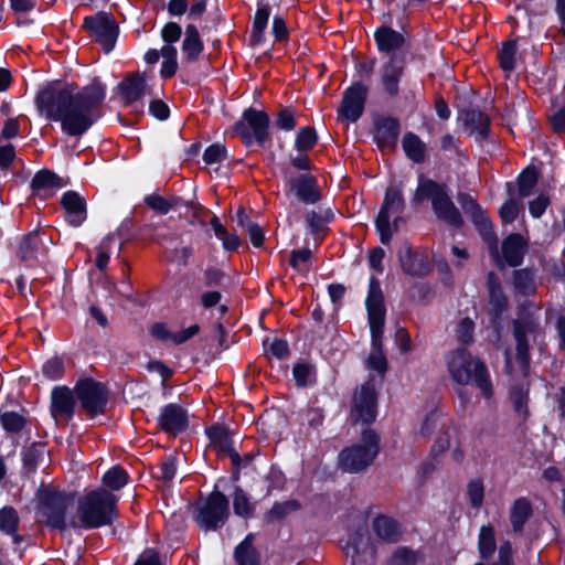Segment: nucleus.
I'll list each match as a JSON object with an SVG mask.
<instances>
[{
  "label": "nucleus",
  "mask_w": 565,
  "mask_h": 565,
  "mask_svg": "<svg viewBox=\"0 0 565 565\" xmlns=\"http://www.w3.org/2000/svg\"><path fill=\"white\" fill-rule=\"evenodd\" d=\"M106 98V86L95 77L78 88L75 83L49 82L38 90L34 104L40 115L61 124L68 137H82L102 117V105Z\"/></svg>",
  "instance_id": "obj_1"
},
{
  "label": "nucleus",
  "mask_w": 565,
  "mask_h": 565,
  "mask_svg": "<svg viewBox=\"0 0 565 565\" xmlns=\"http://www.w3.org/2000/svg\"><path fill=\"white\" fill-rule=\"evenodd\" d=\"M427 200L430 201L431 209L439 221L454 228H461L465 225L459 209L455 205L448 193V185L444 182L426 178L420 173L412 203L417 205Z\"/></svg>",
  "instance_id": "obj_2"
},
{
  "label": "nucleus",
  "mask_w": 565,
  "mask_h": 565,
  "mask_svg": "<svg viewBox=\"0 0 565 565\" xmlns=\"http://www.w3.org/2000/svg\"><path fill=\"white\" fill-rule=\"evenodd\" d=\"M117 497L105 488L94 489L79 497L77 515L84 530L111 525L118 518Z\"/></svg>",
  "instance_id": "obj_3"
},
{
  "label": "nucleus",
  "mask_w": 565,
  "mask_h": 565,
  "mask_svg": "<svg viewBox=\"0 0 565 565\" xmlns=\"http://www.w3.org/2000/svg\"><path fill=\"white\" fill-rule=\"evenodd\" d=\"M448 371L456 383L467 385L473 382L484 398L493 396L487 364L480 359L475 360L467 349L459 348L452 353L448 361Z\"/></svg>",
  "instance_id": "obj_4"
},
{
  "label": "nucleus",
  "mask_w": 565,
  "mask_h": 565,
  "mask_svg": "<svg viewBox=\"0 0 565 565\" xmlns=\"http://www.w3.org/2000/svg\"><path fill=\"white\" fill-rule=\"evenodd\" d=\"M38 514L50 530L64 533L67 527V511L73 504L74 493L49 486H41L36 493Z\"/></svg>",
  "instance_id": "obj_5"
},
{
  "label": "nucleus",
  "mask_w": 565,
  "mask_h": 565,
  "mask_svg": "<svg viewBox=\"0 0 565 565\" xmlns=\"http://www.w3.org/2000/svg\"><path fill=\"white\" fill-rule=\"evenodd\" d=\"M380 435L373 428L361 433V444H353L339 452V466L349 473H359L370 467L380 454Z\"/></svg>",
  "instance_id": "obj_6"
},
{
  "label": "nucleus",
  "mask_w": 565,
  "mask_h": 565,
  "mask_svg": "<svg viewBox=\"0 0 565 565\" xmlns=\"http://www.w3.org/2000/svg\"><path fill=\"white\" fill-rule=\"evenodd\" d=\"M193 521L200 530L214 532L223 527L231 516L228 498L214 486L203 500L193 505Z\"/></svg>",
  "instance_id": "obj_7"
},
{
  "label": "nucleus",
  "mask_w": 565,
  "mask_h": 565,
  "mask_svg": "<svg viewBox=\"0 0 565 565\" xmlns=\"http://www.w3.org/2000/svg\"><path fill=\"white\" fill-rule=\"evenodd\" d=\"M481 238L487 243L489 254L499 269L502 270L505 267L516 268L523 264L529 249V243L522 234H508L502 239L500 249L494 227L491 230V233H487Z\"/></svg>",
  "instance_id": "obj_8"
},
{
  "label": "nucleus",
  "mask_w": 565,
  "mask_h": 565,
  "mask_svg": "<svg viewBox=\"0 0 565 565\" xmlns=\"http://www.w3.org/2000/svg\"><path fill=\"white\" fill-rule=\"evenodd\" d=\"M77 404L88 419H95L107 413L109 388L106 383L92 376H81L74 385Z\"/></svg>",
  "instance_id": "obj_9"
},
{
  "label": "nucleus",
  "mask_w": 565,
  "mask_h": 565,
  "mask_svg": "<svg viewBox=\"0 0 565 565\" xmlns=\"http://www.w3.org/2000/svg\"><path fill=\"white\" fill-rule=\"evenodd\" d=\"M270 117L266 110L248 107L242 113L241 119L235 121L232 130L239 137L245 147H250L256 142L259 147H265L269 141Z\"/></svg>",
  "instance_id": "obj_10"
},
{
  "label": "nucleus",
  "mask_w": 565,
  "mask_h": 565,
  "mask_svg": "<svg viewBox=\"0 0 565 565\" xmlns=\"http://www.w3.org/2000/svg\"><path fill=\"white\" fill-rule=\"evenodd\" d=\"M486 286L488 291L486 313L489 319V328L499 339L504 329V316L509 309V298L502 288L499 276L494 271L487 274Z\"/></svg>",
  "instance_id": "obj_11"
},
{
  "label": "nucleus",
  "mask_w": 565,
  "mask_h": 565,
  "mask_svg": "<svg viewBox=\"0 0 565 565\" xmlns=\"http://www.w3.org/2000/svg\"><path fill=\"white\" fill-rule=\"evenodd\" d=\"M406 202L401 184H391L386 188L383 202L375 217V228L379 233L380 242L388 245L393 238L391 228V213L402 214L405 211Z\"/></svg>",
  "instance_id": "obj_12"
},
{
  "label": "nucleus",
  "mask_w": 565,
  "mask_h": 565,
  "mask_svg": "<svg viewBox=\"0 0 565 565\" xmlns=\"http://www.w3.org/2000/svg\"><path fill=\"white\" fill-rule=\"evenodd\" d=\"M82 26L106 54L114 50L119 35V25L110 12L98 11L93 15H86Z\"/></svg>",
  "instance_id": "obj_13"
},
{
  "label": "nucleus",
  "mask_w": 565,
  "mask_h": 565,
  "mask_svg": "<svg viewBox=\"0 0 565 565\" xmlns=\"http://www.w3.org/2000/svg\"><path fill=\"white\" fill-rule=\"evenodd\" d=\"M379 414V392L375 382L369 379L361 384L359 392L353 396L350 418L353 424L371 425Z\"/></svg>",
  "instance_id": "obj_14"
},
{
  "label": "nucleus",
  "mask_w": 565,
  "mask_h": 565,
  "mask_svg": "<svg viewBox=\"0 0 565 565\" xmlns=\"http://www.w3.org/2000/svg\"><path fill=\"white\" fill-rule=\"evenodd\" d=\"M369 96V86L363 81H354L342 93L337 109L338 120L356 122L363 115Z\"/></svg>",
  "instance_id": "obj_15"
},
{
  "label": "nucleus",
  "mask_w": 565,
  "mask_h": 565,
  "mask_svg": "<svg viewBox=\"0 0 565 565\" xmlns=\"http://www.w3.org/2000/svg\"><path fill=\"white\" fill-rule=\"evenodd\" d=\"M285 194L288 199L295 198L303 204H316L322 200V192L316 175L299 173L286 177Z\"/></svg>",
  "instance_id": "obj_16"
},
{
  "label": "nucleus",
  "mask_w": 565,
  "mask_h": 565,
  "mask_svg": "<svg viewBox=\"0 0 565 565\" xmlns=\"http://www.w3.org/2000/svg\"><path fill=\"white\" fill-rule=\"evenodd\" d=\"M397 259L402 271L411 277L422 278L433 270L428 253L414 248L408 242H404L398 248Z\"/></svg>",
  "instance_id": "obj_17"
},
{
  "label": "nucleus",
  "mask_w": 565,
  "mask_h": 565,
  "mask_svg": "<svg viewBox=\"0 0 565 565\" xmlns=\"http://www.w3.org/2000/svg\"><path fill=\"white\" fill-rule=\"evenodd\" d=\"M76 394L74 387L67 385L54 386L50 396V414L55 422L60 419L65 423L73 420L76 412Z\"/></svg>",
  "instance_id": "obj_18"
},
{
  "label": "nucleus",
  "mask_w": 565,
  "mask_h": 565,
  "mask_svg": "<svg viewBox=\"0 0 565 565\" xmlns=\"http://www.w3.org/2000/svg\"><path fill=\"white\" fill-rule=\"evenodd\" d=\"M188 411L180 404L168 403L161 407L157 427L169 436H178L189 428Z\"/></svg>",
  "instance_id": "obj_19"
},
{
  "label": "nucleus",
  "mask_w": 565,
  "mask_h": 565,
  "mask_svg": "<svg viewBox=\"0 0 565 565\" xmlns=\"http://www.w3.org/2000/svg\"><path fill=\"white\" fill-rule=\"evenodd\" d=\"M405 55H393L381 66L380 83L383 92L390 98H395L399 94V84L406 68Z\"/></svg>",
  "instance_id": "obj_20"
},
{
  "label": "nucleus",
  "mask_w": 565,
  "mask_h": 565,
  "mask_svg": "<svg viewBox=\"0 0 565 565\" xmlns=\"http://www.w3.org/2000/svg\"><path fill=\"white\" fill-rule=\"evenodd\" d=\"M401 135V122L394 116H380L374 119L373 141L381 149H395Z\"/></svg>",
  "instance_id": "obj_21"
},
{
  "label": "nucleus",
  "mask_w": 565,
  "mask_h": 565,
  "mask_svg": "<svg viewBox=\"0 0 565 565\" xmlns=\"http://www.w3.org/2000/svg\"><path fill=\"white\" fill-rule=\"evenodd\" d=\"M456 199L481 237L486 236L489 232L491 233V230L494 227L493 223L477 199L471 194L461 191L457 193Z\"/></svg>",
  "instance_id": "obj_22"
},
{
  "label": "nucleus",
  "mask_w": 565,
  "mask_h": 565,
  "mask_svg": "<svg viewBox=\"0 0 565 565\" xmlns=\"http://www.w3.org/2000/svg\"><path fill=\"white\" fill-rule=\"evenodd\" d=\"M373 36L376 49L381 54H387L388 57L393 55L406 56L405 53H399L407 42L406 36L391 25L382 24L377 26Z\"/></svg>",
  "instance_id": "obj_23"
},
{
  "label": "nucleus",
  "mask_w": 565,
  "mask_h": 565,
  "mask_svg": "<svg viewBox=\"0 0 565 565\" xmlns=\"http://www.w3.org/2000/svg\"><path fill=\"white\" fill-rule=\"evenodd\" d=\"M61 206L68 225L79 227L87 218V203L84 196L74 190L65 191L61 196Z\"/></svg>",
  "instance_id": "obj_24"
},
{
  "label": "nucleus",
  "mask_w": 565,
  "mask_h": 565,
  "mask_svg": "<svg viewBox=\"0 0 565 565\" xmlns=\"http://www.w3.org/2000/svg\"><path fill=\"white\" fill-rule=\"evenodd\" d=\"M43 234L44 232L33 230L20 239L17 256L26 266H34L39 260V255L47 253V248L42 239Z\"/></svg>",
  "instance_id": "obj_25"
},
{
  "label": "nucleus",
  "mask_w": 565,
  "mask_h": 565,
  "mask_svg": "<svg viewBox=\"0 0 565 565\" xmlns=\"http://www.w3.org/2000/svg\"><path fill=\"white\" fill-rule=\"evenodd\" d=\"M146 86L143 73L136 72L125 76L117 86L122 105L130 107L139 102L145 95Z\"/></svg>",
  "instance_id": "obj_26"
},
{
  "label": "nucleus",
  "mask_w": 565,
  "mask_h": 565,
  "mask_svg": "<svg viewBox=\"0 0 565 565\" xmlns=\"http://www.w3.org/2000/svg\"><path fill=\"white\" fill-rule=\"evenodd\" d=\"M65 186L63 179L52 170L41 169L33 175L30 188L34 195L47 199L54 194V190Z\"/></svg>",
  "instance_id": "obj_27"
},
{
  "label": "nucleus",
  "mask_w": 565,
  "mask_h": 565,
  "mask_svg": "<svg viewBox=\"0 0 565 565\" xmlns=\"http://www.w3.org/2000/svg\"><path fill=\"white\" fill-rule=\"evenodd\" d=\"M463 125L470 129V134H476V140L487 141L490 138L491 120L490 117L478 108H465L461 111Z\"/></svg>",
  "instance_id": "obj_28"
},
{
  "label": "nucleus",
  "mask_w": 565,
  "mask_h": 565,
  "mask_svg": "<svg viewBox=\"0 0 565 565\" xmlns=\"http://www.w3.org/2000/svg\"><path fill=\"white\" fill-rule=\"evenodd\" d=\"M372 527L380 540L390 544L397 543L402 536L399 523L386 514H377L373 519Z\"/></svg>",
  "instance_id": "obj_29"
},
{
  "label": "nucleus",
  "mask_w": 565,
  "mask_h": 565,
  "mask_svg": "<svg viewBox=\"0 0 565 565\" xmlns=\"http://www.w3.org/2000/svg\"><path fill=\"white\" fill-rule=\"evenodd\" d=\"M511 286L515 294L531 297L536 294L535 269L532 267L513 268L511 273Z\"/></svg>",
  "instance_id": "obj_30"
},
{
  "label": "nucleus",
  "mask_w": 565,
  "mask_h": 565,
  "mask_svg": "<svg viewBox=\"0 0 565 565\" xmlns=\"http://www.w3.org/2000/svg\"><path fill=\"white\" fill-rule=\"evenodd\" d=\"M205 434L210 440L211 447L216 451L217 457H225V454L234 448V440L230 429L225 425L213 424L206 427Z\"/></svg>",
  "instance_id": "obj_31"
},
{
  "label": "nucleus",
  "mask_w": 565,
  "mask_h": 565,
  "mask_svg": "<svg viewBox=\"0 0 565 565\" xmlns=\"http://www.w3.org/2000/svg\"><path fill=\"white\" fill-rule=\"evenodd\" d=\"M181 50L183 60L186 63H194L199 60L204 51V43L201 39L200 32L194 24L185 26V34L182 41Z\"/></svg>",
  "instance_id": "obj_32"
},
{
  "label": "nucleus",
  "mask_w": 565,
  "mask_h": 565,
  "mask_svg": "<svg viewBox=\"0 0 565 565\" xmlns=\"http://www.w3.org/2000/svg\"><path fill=\"white\" fill-rule=\"evenodd\" d=\"M271 8L268 3L258 4L249 34V45L252 47L259 46L266 40L265 31L267 29Z\"/></svg>",
  "instance_id": "obj_33"
},
{
  "label": "nucleus",
  "mask_w": 565,
  "mask_h": 565,
  "mask_svg": "<svg viewBox=\"0 0 565 565\" xmlns=\"http://www.w3.org/2000/svg\"><path fill=\"white\" fill-rule=\"evenodd\" d=\"M254 535L248 533L234 548L236 565H260V554L253 545Z\"/></svg>",
  "instance_id": "obj_34"
},
{
  "label": "nucleus",
  "mask_w": 565,
  "mask_h": 565,
  "mask_svg": "<svg viewBox=\"0 0 565 565\" xmlns=\"http://www.w3.org/2000/svg\"><path fill=\"white\" fill-rule=\"evenodd\" d=\"M402 148L405 156L414 163L420 164L426 159V145L413 131H407L402 138Z\"/></svg>",
  "instance_id": "obj_35"
},
{
  "label": "nucleus",
  "mask_w": 565,
  "mask_h": 565,
  "mask_svg": "<svg viewBox=\"0 0 565 565\" xmlns=\"http://www.w3.org/2000/svg\"><path fill=\"white\" fill-rule=\"evenodd\" d=\"M302 508L297 499H289L282 502L275 501L271 508L265 512L264 520L267 524L285 520L290 513L298 512Z\"/></svg>",
  "instance_id": "obj_36"
},
{
  "label": "nucleus",
  "mask_w": 565,
  "mask_h": 565,
  "mask_svg": "<svg viewBox=\"0 0 565 565\" xmlns=\"http://www.w3.org/2000/svg\"><path fill=\"white\" fill-rule=\"evenodd\" d=\"M533 509L529 499L521 497L513 502L510 521L514 532H521L531 518Z\"/></svg>",
  "instance_id": "obj_37"
},
{
  "label": "nucleus",
  "mask_w": 565,
  "mask_h": 565,
  "mask_svg": "<svg viewBox=\"0 0 565 565\" xmlns=\"http://www.w3.org/2000/svg\"><path fill=\"white\" fill-rule=\"evenodd\" d=\"M28 422L24 415L7 409L6 405L0 406V424L7 434H20L26 427Z\"/></svg>",
  "instance_id": "obj_38"
},
{
  "label": "nucleus",
  "mask_w": 565,
  "mask_h": 565,
  "mask_svg": "<svg viewBox=\"0 0 565 565\" xmlns=\"http://www.w3.org/2000/svg\"><path fill=\"white\" fill-rule=\"evenodd\" d=\"M541 172L534 164H529L521 170L516 178L520 198L530 196L540 180Z\"/></svg>",
  "instance_id": "obj_39"
},
{
  "label": "nucleus",
  "mask_w": 565,
  "mask_h": 565,
  "mask_svg": "<svg viewBox=\"0 0 565 565\" xmlns=\"http://www.w3.org/2000/svg\"><path fill=\"white\" fill-rule=\"evenodd\" d=\"M45 443L34 441L22 451V468L28 473H34L44 458Z\"/></svg>",
  "instance_id": "obj_40"
},
{
  "label": "nucleus",
  "mask_w": 565,
  "mask_h": 565,
  "mask_svg": "<svg viewBox=\"0 0 565 565\" xmlns=\"http://www.w3.org/2000/svg\"><path fill=\"white\" fill-rule=\"evenodd\" d=\"M129 479L128 471L121 465H115L103 475L102 482L111 492L121 490Z\"/></svg>",
  "instance_id": "obj_41"
},
{
  "label": "nucleus",
  "mask_w": 565,
  "mask_h": 565,
  "mask_svg": "<svg viewBox=\"0 0 565 565\" xmlns=\"http://www.w3.org/2000/svg\"><path fill=\"white\" fill-rule=\"evenodd\" d=\"M292 376L298 387H308L317 383V371L315 365L306 361L295 363Z\"/></svg>",
  "instance_id": "obj_42"
},
{
  "label": "nucleus",
  "mask_w": 565,
  "mask_h": 565,
  "mask_svg": "<svg viewBox=\"0 0 565 565\" xmlns=\"http://www.w3.org/2000/svg\"><path fill=\"white\" fill-rule=\"evenodd\" d=\"M145 204L153 210L159 215L168 214L172 209L179 206L182 202L180 196H172L171 199H166L159 194L152 193L148 194L143 199Z\"/></svg>",
  "instance_id": "obj_43"
},
{
  "label": "nucleus",
  "mask_w": 565,
  "mask_h": 565,
  "mask_svg": "<svg viewBox=\"0 0 565 565\" xmlns=\"http://www.w3.org/2000/svg\"><path fill=\"white\" fill-rule=\"evenodd\" d=\"M497 548L494 529L492 525H482L479 531L478 551L482 559H489Z\"/></svg>",
  "instance_id": "obj_44"
},
{
  "label": "nucleus",
  "mask_w": 565,
  "mask_h": 565,
  "mask_svg": "<svg viewBox=\"0 0 565 565\" xmlns=\"http://www.w3.org/2000/svg\"><path fill=\"white\" fill-rule=\"evenodd\" d=\"M233 511L235 515L249 519L254 512V505L250 502L249 495L239 486L234 487L233 491Z\"/></svg>",
  "instance_id": "obj_45"
},
{
  "label": "nucleus",
  "mask_w": 565,
  "mask_h": 565,
  "mask_svg": "<svg viewBox=\"0 0 565 565\" xmlns=\"http://www.w3.org/2000/svg\"><path fill=\"white\" fill-rule=\"evenodd\" d=\"M319 137L317 130L312 126L301 127L295 138V148L299 152H308L318 143Z\"/></svg>",
  "instance_id": "obj_46"
},
{
  "label": "nucleus",
  "mask_w": 565,
  "mask_h": 565,
  "mask_svg": "<svg viewBox=\"0 0 565 565\" xmlns=\"http://www.w3.org/2000/svg\"><path fill=\"white\" fill-rule=\"evenodd\" d=\"M334 213L331 209H327L321 213L310 211L306 215V222L310 228L311 234H318L326 228V224L333 222Z\"/></svg>",
  "instance_id": "obj_47"
},
{
  "label": "nucleus",
  "mask_w": 565,
  "mask_h": 565,
  "mask_svg": "<svg viewBox=\"0 0 565 565\" xmlns=\"http://www.w3.org/2000/svg\"><path fill=\"white\" fill-rule=\"evenodd\" d=\"M516 50V40H508L502 43V46L498 52V60L500 67L504 72H511L515 68Z\"/></svg>",
  "instance_id": "obj_48"
},
{
  "label": "nucleus",
  "mask_w": 565,
  "mask_h": 565,
  "mask_svg": "<svg viewBox=\"0 0 565 565\" xmlns=\"http://www.w3.org/2000/svg\"><path fill=\"white\" fill-rule=\"evenodd\" d=\"M365 309L369 322L385 321L386 308L384 296H366Z\"/></svg>",
  "instance_id": "obj_49"
},
{
  "label": "nucleus",
  "mask_w": 565,
  "mask_h": 565,
  "mask_svg": "<svg viewBox=\"0 0 565 565\" xmlns=\"http://www.w3.org/2000/svg\"><path fill=\"white\" fill-rule=\"evenodd\" d=\"M20 516L18 511L11 505H4L0 509V532L2 534H13L18 531Z\"/></svg>",
  "instance_id": "obj_50"
},
{
  "label": "nucleus",
  "mask_w": 565,
  "mask_h": 565,
  "mask_svg": "<svg viewBox=\"0 0 565 565\" xmlns=\"http://www.w3.org/2000/svg\"><path fill=\"white\" fill-rule=\"evenodd\" d=\"M512 324L515 343L529 341L527 332H534L537 328L536 321L530 313L525 317L514 319Z\"/></svg>",
  "instance_id": "obj_51"
},
{
  "label": "nucleus",
  "mask_w": 565,
  "mask_h": 565,
  "mask_svg": "<svg viewBox=\"0 0 565 565\" xmlns=\"http://www.w3.org/2000/svg\"><path fill=\"white\" fill-rule=\"evenodd\" d=\"M66 366L62 356L54 355L42 365V375L50 381H58L64 377Z\"/></svg>",
  "instance_id": "obj_52"
},
{
  "label": "nucleus",
  "mask_w": 565,
  "mask_h": 565,
  "mask_svg": "<svg viewBox=\"0 0 565 565\" xmlns=\"http://www.w3.org/2000/svg\"><path fill=\"white\" fill-rule=\"evenodd\" d=\"M367 542L364 534L358 530L350 534L349 541L343 548L347 556H351V565H355V556L363 553L366 548Z\"/></svg>",
  "instance_id": "obj_53"
},
{
  "label": "nucleus",
  "mask_w": 565,
  "mask_h": 565,
  "mask_svg": "<svg viewBox=\"0 0 565 565\" xmlns=\"http://www.w3.org/2000/svg\"><path fill=\"white\" fill-rule=\"evenodd\" d=\"M264 351L270 353L278 360H285L290 354L288 341L281 338H274L271 341L266 337L263 341Z\"/></svg>",
  "instance_id": "obj_54"
},
{
  "label": "nucleus",
  "mask_w": 565,
  "mask_h": 565,
  "mask_svg": "<svg viewBox=\"0 0 565 565\" xmlns=\"http://www.w3.org/2000/svg\"><path fill=\"white\" fill-rule=\"evenodd\" d=\"M274 125L279 130L292 131L297 126L296 110L289 106H281Z\"/></svg>",
  "instance_id": "obj_55"
},
{
  "label": "nucleus",
  "mask_w": 565,
  "mask_h": 565,
  "mask_svg": "<svg viewBox=\"0 0 565 565\" xmlns=\"http://www.w3.org/2000/svg\"><path fill=\"white\" fill-rule=\"evenodd\" d=\"M159 471L153 473L152 477L163 482H170L174 479L178 469V458L169 455L160 462Z\"/></svg>",
  "instance_id": "obj_56"
},
{
  "label": "nucleus",
  "mask_w": 565,
  "mask_h": 565,
  "mask_svg": "<svg viewBox=\"0 0 565 565\" xmlns=\"http://www.w3.org/2000/svg\"><path fill=\"white\" fill-rule=\"evenodd\" d=\"M510 399L513 404L514 411L524 419H526L529 416L527 392L524 391L523 386H513L510 392Z\"/></svg>",
  "instance_id": "obj_57"
},
{
  "label": "nucleus",
  "mask_w": 565,
  "mask_h": 565,
  "mask_svg": "<svg viewBox=\"0 0 565 565\" xmlns=\"http://www.w3.org/2000/svg\"><path fill=\"white\" fill-rule=\"evenodd\" d=\"M384 326L385 321L369 322L371 333V353L384 354Z\"/></svg>",
  "instance_id": "obj_58"
},
{
  "label": "nucleus",
  "mask_w": 565,
  "mask_h": 565,
  "mask_svg": "<svg viewBox=\"0 0 565 565\" xmlns=\"http://www.w3.org/2000/svg\"><path fill=\"white\" fill-rule=\"evenodd\" d=\"M227 157V149L224 145L220 142H214L206 147L203 152V161L207 166H212L215 163H221Z\"/></svg>",
  "instance_id": "obj_59"
},
{
  "label": "nucleus",
  "mask_w": 565,
  "mask_h": 565,
  "mask_svg": "<svg viewBox=\"0 0 565 565\" xmlns=\"http://www.w3.org/2000/svg\"><path fill=\"white\" fill-rule=\"evenodd\" d=\"M467 492L472 508H480L484 499V486L481 479H472L468 482Z\"/></svg>",
  "instance_id": "obj_60"
},
{
  "label": "nucleus",
  "mask_w": 565,
  "mask_h": 565,
  "mask_svg": "<svg viewBox=\"0 0 565 565\" xmlns=\"http://www.w3.org/2000/svg\"><path fill=\"white\" fill-rule=\"evenodd\" d=\"M227 279L225 271L217 267H207L203 271V284L205 287H222Z\"/></svg>",
  "instance_id": "obj_61"
},
{
  "label": "nucleus",
  "mask_w": 565,
  "mask_h": 565,
  "mask_svg": "<svg viewBox=\"0 0 565 565\" xmlns=\"http://www.w3.org/2000/svg\"><path fill=\"white\" fill-rule=\"evenodd\" d=\"M113 239L114 237L111 235L106 236L100 245L96 248L95 265L99 271H105L108 267L110 259L108 247Z\"/></svg>",
  "instance_id": "obj_62"
},
{
  "label": "nucleus",
  "mask_w": 565,
  "mask_h": 565,
  "mask_svg": "<svg viewBox=\"0 0 565 565\" xmlns=\"http://www.w3.org/2000/svg\"><path fill=\"white\" fill-rule=\"evenodd\" d=\"M450 428H447L438 436L429 450V458L437 460L450 447Z\"/></svg>",
  "instance_id": "obj_63"
},
{
  "label": "nucleus",
  "mask_w": 565,
  "mask_h": 565,
  "mask_svg": "<svg viewBox=\"0 0 565 565\" xmlns=\"http://www.w3.org/2000/svg\"><path fill=\"white\" fill-rule=\"evenodd\" d=\"M271 34L276 42L284 43L289 40V29L282 15L276 14L273 18Z\"/></svg>",
  "instance_id": "obj_64"
}]
</instances>
